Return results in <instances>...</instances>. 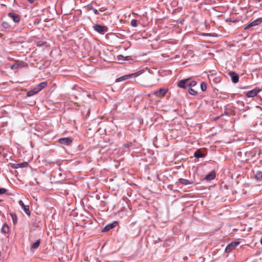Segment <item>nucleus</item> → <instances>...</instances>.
I'll return each instance as SVG.
<instances>
[{"label":"nucleus","mask_w":262,"mask_h":262,"mask_svg":"<svg viewBox=\"0 0 262 262\" xmlns=\"http://www.w3.org/2000/svg\"><path fill=\"white\" fill-rule=\"evenodd\" d=\"M93 29L95 31L101 34H104L108 31V28L106 26H102L99 24L95 25L93 26Z\"/></svg>","instance_id":"obj_1"},{"label":"nucleus","mask_w":262,"mask_h":262,"mask_svg":"<svg viewBox=\"0 0 262 262\" xmlns=\"http://www.w3.org/2000/svg\"><path fill=\"white\" fill-rule=\"evenodd\" d=\"M262 23V17L258 18L252 21H251L244 28L245 30H248L251 29L252 27L259 25Z\"/></svg>","instance_id":"obj_2"},{"label":"nucleus","mask_w":262,"mask_h":262,"mask_svg":"<svg viewBox=\"0 0 262 262\" xmlns=\"http://www.w3.org/2000/svg\"><path fill=\"white\" fill-rule=\"evenodd\" d=\"M28 64L27 63L22 61H16L11 66V69L13 70L16 71L19 67H27Z\"/></svg>","instance_id":"obj_3"},{"label":"nucleus","mask_w":262,"mask_h":262,"mask_svg":"<svg viewBox=\"0 0 262 262\" xmlns=\"http://www.w3.org/2000/svg\"><path fill=\"white\" fill-rule=\"evenodd\" d=\"M240 244L239 242L235 241L229 244L226 247L225 252L226 253H229L232 250L234 249L236 246H237Z\"/></svg>","instance_id":"obj_4"},{"label":"nucleus","mask_w":262,"mask_h":262,"mask_svg":"<svg viewBox=\"0 0 262 262\" xmlns=\"http://www.w3.org/2000/svg\"><path fill=\"white\" fill-rule=\"evenodd\" d=\"M167 92V89L161 88L158 91H155L154 94L158 97H163L165 96Z\"/></svg>","instance_id":"obj_5"},{"label":"nucleus","mask_w":262,"mask_h":262,"mask_svg":"<svg viewBox=\"0 0 262 262\" xmlns=\"http://www.w3.org/2000/svg\"><path fill=\"white\" fill-rule=\"evenodd\" d=\"M73 141V140L71 138H61L59 139V143L61 144L64 145H70Z\"/></svg>","instance_id":"obj_6"},{"label":"nucleus","mask_w":262,"mask_h":262,"mask_svg":"<svg viewBox=\"0 0 262 262\" xmlns=\"http://www.w3.org/2000/svg\"><path fill=\"white\" fill-rule=\"evenodd\" d=\"M8 16L15 23H18L20 21V16L17 13L10 12L8 13Z\"/></svg>","instance_id":"obj_7"},{"label":"nucleus","mask_w":262,"mask_h":262,"mask_svg":"<svg viewBox=\"0 0 262 262\" xmlns=\"http://www.w3.org/2000/svg\"><path fill=\"white\" fill-rule=\"evenodd\" d=\"M19 205L23 208L25 212L29 216L30 215L31 212L29 210V206L28 205H25L23 201L20 200L18 202Z\"/></svg>","instance_id":"obj_8"},{"label":"nucleus","mask_w":262,"mask_h":262,"mask_svg":"<svg viewBox=\"0 0 262 262\" xmlns=\"http://www.w3.org/2000/svg\"><path fill=\"white\" fill-rule=\"evenodd\" d=\"M189 80H190L189 78H187V79H182V80H180L178 82V86L179 88L185 89L186 88V85L188 83Z\"/></svg>","instance_id":"obj_9"},{"label":"nucleus","mask_w":262,"mask_h":262,"mask_svg":"<svg viewBox=\"0 0 262 262\" xmlns=\"http://www.w3.org/2000/svg\"><path fill=\"white\" fill-rule=\"evenodd\" d=\"M259 89H254L253 90L248 91L247 93L246 96L248 97H253L255 96L259 93Z\"/></svg>","instance_id":"obj_10"},{"label":"nucleus","mask_w":262,"mask_h":262,"mask_svg":"<svg viewBox=\"0 0 262 262\" xmlns=\"http://www.w3.org/2000/svg\"><path fill=\"white\" fill-rule=\"evenodd\" d=\"M117 224V222H114L113 223L111 224H107L105 227L103 228L102 230V231L103 232H107L110 231V230L114 228L115 227H116V225Z\"/></svg>","instance_id":"obj_11"},{"label":"nucleus","mask_w":262,"mask_h":262,"mask_svg":"<svg viewBox=\"0 0 262 262\" xmlns=\"http://www.w3.org/2000/svg\"><path fill=\"white\" fill-rule=\"evenodd\" d=\"M229 75L230 76V77L231 78L232 81L233 83H236L238 82V80H239V77H238V75L236 73H235L234 72H230L229 73Z\"/></svg>","instance_id":"obj_12"},{"label":"nucleus","mask_w":262,"mask_h":262,"mask_svg":"<svg viewBox=\"0 0 262 262\" xmlns=\"http://www.w3.org/2000/svg\"><path fill=\"white\" fill-rule=\"evenodd\" d=\"M47 81H44V82H42L40 83L36 86V87H35V88L37 90L36 91L38 92H40L43 89L46 88L47 86Z\"/></svg>","instance_id":"obj_13"},{"label":"nucleus","mask_w":262,"mask_h":262,"mask_svg":"<svg viewBox=\"0 0 262 262\" xmlns=\"http://www.w3.org/2000/svg\"><path fill=\"white\" fill-rule=\"evenodd\" d=\"M179 183L183 184V185H190V184H192L193 183V182L192 181H189L188 180H187V179H182V178H180L179 179Z\"/></svg>","instance_id":"obj_14"},{"label":"nucleus","mask_w":262,"mask_h":262,"mask_svg":"<svg viewBox=\"0 0 262 262\" xmlns=\"http://www.w3.org/2000/svg\"><path fill=\"white\" fill-rule=\"evenodd\" d=\"M215 177V172L214 171H212L210 173L208 174L205 177V179L207 181H211L213 180Z\"/></svg>","instance_id":"obj_15"},{"label":"nucleus","mask_w":262,"mask_h":262,"mask_svg":"<svg viewBox=\"0 0 262 262\" xmlns=\"http://www.w3.org/2000/svg\"><path fill=\"white\" fill-rule=\"evenodd\" d=\"M131 77H132V75L130 74L125 75H124L116 79V82H120V81H124V80H126Z\"/></svg>","instance_id":"obj_16"},{"label":"nucleus","mask_w":262,"mask_h":262,"mask_svg":"<svg viewBox=\"0 0 262 262\" xmlns=\"http://www.w3.org/2000/svg\"><path fill=\"white\" fill-rule=\"evenodd\" d=\"M36 90H37L35 88H34L33 89L28 91L27 93V96L31 97V96H33L35 94H37V93H38V92L36 91Z\"/></svg>","instance_id":"obj_17"},{"label":"nucleus","mask_w":262,"mask_h":262,"mask_svg":"<svg viewBox=\"0 0 262 262\" xmlns=\"http://www.w3.org/2000/svg\"><path fill=\"white\" fill-rule=\"evenodd\" d=\"M194 156L196 158H203L204 157V155L202 153L200 149H198L194 154Z\"/></svg>","instance_id":"obj_18"},{"label":"nucleus","mask_w":262,"mask_h":262,"mask_svg":"<svg viewBox=\"0 0 262 262\" xmlns=\"http://www.w3.org/2000/svg\"><path fill=\"white\" fill-rule=\"evenodd\" d=\"M40 244V239H38L35 243L32 244L31 246L32 249H37Z\"/></svg>","instance_id":"obj_19"},{"label":"nucleus","mask_w":262,"mask_h":262,"mask_svg":"<svg viewBox=\"0 0 262 262\" xmlns=\"http://www.w3.org/2000/svg\"><path fill=\"white\" fill-rule=\"evenodd\" d=\"M2 231L4 233H7L9 231V227L7 225H4L2 228Z\"/></svg>","instance_id":"obj_20"},{"label":"nucleus","mask_w":262,"mask_h":262,"mask_svg":"<svg viewBox=\"0 0 262 262\" xmlns=\"http://www.w3.org/2000/svg\"><path fill=\"white\" fill-rule=\"evenodd\" d=\"M28 163L27 162H23V163H19V164H17L16 165V166H15L14 167L15 168H17L18 167H27V166L28 165Z\"/></svg>","instance_id":"obj_21"},{"label":"nucleus","mask_w":262,"mask_h":262,"mask_svg":"<svg viewBox=\"0 0 262 262\" xmlns=\"http://www.w3.org/2000/svg\"><path fill=\"white\" fill-rule=\"evenodd\" d=\"M255 178L257 180L262 181V171H257L255 175Z\"/></svg>","instance_id":"obj_22"},{"label":"nucleus","mask_w":262,"mask_h":262,"mask_svg":"<svg viewBox=\"0 0 262 262\" xmlns=\"http://www.w3.org/2000/svg\"><path fill=\"white\" fill-rule=\"evenodd\" d=\"M143 72H144V70H140V71H138L137 72H136L135 73L130 74V75H132V77H137V76H139L140 75H141L142 73H143Z\"/></svg>","instance_id":"obj_23"},{"label":"nucleus","mask_w":262,"mask_h":262,"mask_svg":"<svg viewBox=\"0 0 262 262\" xmlns=\"http://www.w3.org/2000/svg\"><path fill=\"white\" fill-rule=\"evenodd\" d=\"M200 86L202 91L203 92L205 91L207 89V85L205 82H201Z\"/></svg>","instance_id":"obj_24"},{"label":"nucleus","mask_w":262,"mask_h":262,"mask_svg":"<svg viewBox=\"0 0 262 262\" xmlns=\"http://www.w3.org/2000/svg\"><path fill=\"white\" fill-rule=\"evenodd\" d=\"M189 93L190 95H195L198 94L197 91L193 90L191 88H190V89L189 90Z\"/></svg>","instance_id":"obj_25"},{"label":"nucleus","mask_w":262,"mask_h":262,"mask_svg":"<svg viewBox=\"0 0 262 262\" xmlns=\"http://www.w3.org/2000/svg\"><path fill=\"white\" fill-rule=\"evenodd\" d=\"M10 215H11V216L12 217V219L13 220V223L14 224H15L17 222V216H16V215L15 214H13V213H11Z\"/></svg>","instance_id":"obj_26"},{"label":"nucleus","mask_w":262,"mask_h":262,"mask_svg":"<svg viewBox=\"0 0 262 262\" xmlns=\"http://www.w3.org/2000/svg\"><path fill=\"white\" fill-rule=\"evenodd\" d=\"M130 25L134 27H136L138 26L137 20L136 19L132 20Z\"/></svg>","instance_id":"obj_27"},{"label":"nucleus","mask_w":262,"mask_h":262,"mask_svg":"<svg viewBox=\"0 0 262 262\" xmlns=\"http://www.w3.org/2000/svg\"><path fill=\"white\" fill-rule=\"evenodd\" d=\"M196 84V82L195 81H191L189 83V85L191 88L192 86H195Z\"/></svg>","instance_id":"obj_28"},{"label":"nucleus","mask_w":262,"mask_h":262,"mask_svg":"<svg viewBox=\"0 0 262 262\" xmlns=\"http://www.w3.org/2000/svg\"><path fill=\"white\" fill-rule=\"evenodd\" d=\"M91 10H92L93 11V12L95 14H96V15L99 14V12L97 9L92 8H91Z\"/></svg>","instance_id":"obj_29"},{"label":"nucleus","mask_w":262,"mask_h":262,"mask_svg":"<svg viewBox=\"0 0 262 262\" xmlns=\"http://www.w3.org/2000/svg\"><path fill=\"white\" fill-rule=\"evenodd\" d=\"M7 191V189L4 188H0V194H4Z\"/></svg>","instance_id":"obj_30"},{"label":"nucleus","mask_w":262,"mask_h":262,"mask_svg":"<svg viewBox=\"0 0 262 262\" xmlns=\"http://www.w3.org/2000/svg\"><path fill=\"white\" fill-rule=\"evenodd\" d=\"M2 26L6 29L9 27L8 24L6 22H3L2 24Z\"/></svg>","instance_id":"obj_31"},{"label":"nucleus","mask_w":262,"mask_h":262,"mask_svg":"<svg viewBox=\"0 0 262 262\" xmlns=\"http://www.w3.org/2000/svg\"><path fill=\"white\" fill-rule=\"evenodd\" d=\"M132 145V143H128V144H125L124 145V146L127 148H128Z\"/></svg>","instance_id":"obj_32"},{"label":"nucleus","mask_w":262,"mask_h":262,"mask_svg":"<svg viewBox=\"0 0 262 262\" xmlns=\"http://www.w3.org/2000/svg\"><path fill=\"white\" fill-rule=\"evenodd\" d=\"M35 0H29V2L31 4H33Z\"/></svg>","instance_id":"obj_33"},{"label":"nucleus","mask_w":262,"mask_h":262,"mask_svg":"<svg viewBox=\"0 0 262 262\" xmlns=\"http://www.w3.org/2000/svg\"><path fill=\"white\" fill-rule=\"evenodd\" d=\"M34 229L32 227H30V233H31Z\"/></svg>","instance_id":"obj_34"},{"label":"nucleus","mask_w":262,"mask_h":262,"mask_svg":"<svg viewBox=\"0 0 262 262\" xmlns=\"http://www.w3.org/2000/svg\"><path fill=\"white\" fill-rule=\"evenodd\" d=\"M260 243H261V244L262 245V238L261 239Z\"/></svg>","instance_id":"obj_35"},{"label":"nucleus","mask_w":262,"mask_h":262,"mask_svg":"<svg viewBox=\"0 0 262 262\" xmlns=\"http://www.w3.org/2000/svg\"><path fill=\"white\" fill-rule=\"evenodd\" d=\"M1 201V200H0V202Z\"/></svg>","instance_id":"obj_36"}]
</instances>
